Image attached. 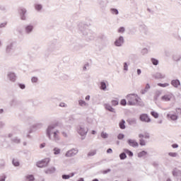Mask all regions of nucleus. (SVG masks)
<instances>
[{
  "label": "nucleus",
  "mask_w": 181,
  "mask_h": 181,
  "mask_svg": "<svg viewBox=\"0 0 181 181\" xmlns=\"http://www.w3.org/2000/svg\"><path fill=\"white\" fill-rule=\"evenodd\" d=\"M53 129H54V126H49L47 130V135L49 138V139L52 135H53V138L54 141H59L60 139V136H59V134L60 133L59 132L58 130L54 132Z\"/></svg>",
  "instance_id": "1"
},
{
  "label": "nucleus",
  "mask_w": 181,
  "mask_h": 181,
  "mask_svg": "<svg viewBox=\"0 0 181 181\" xmlns=\"http://www.w3.org/2000/svg\"><path fill=\"white\" fill-rule=\"evenodd\" d=\"M128 105H136L138 104V100L139 97L136 94H129L127 96Z\"/></svg>",
  "instance_id": "2"
},
{
  "label": "nucleus",
  "mask_w": 181,
  "mask_h": 181,
  "mask_svg": "<svg viewBox=\"0 0 181 181\" xmlns=\"http://www.w3.org/2000/svg\"><path fill=\"white\" fill-rule=\"evenodd\" d=\"M139 144L141 146H145L146 145V143L144 139H149L150 136L149 133L148 132H144L139 134Z\"/></svg>",
  "instance_id": "3"
},
{
  "label": "nucleus",
  "mask_w": 181,
  "mask_h": 181,
  "mask_svg": "<svg viewBox=\"0 0 181 181\" xmlns=\"http://www.w3.org/2000/svg\"><path fill=\"white\" fill-rule=\"evenodd\" d=\"M49 163H50V158H46L37 162V168H46L49 166Z\"/></svg>",
  "instance_id": "4"
},
{
  "label": "nucleus",
  "mask_w": 181,
  "mask_h": 181,
  "mask_svg": "<svg viewBox=\"0 0 181 181\" xmlns=\"http://www.w3.org/2000/svg\"><path fill=\"white\" fill-rule=\"evenodd\" d=\"M77 153H78V150L77 149H71L68 151L65 156H66V158H71L72 156H75V155H77Z\"/></svg>",
  "instance_id": "5"
},
{
  "label": "nucleus",
  "mask_w": 181,
  "mask_h": 181,
  "mask_svg": "<svg viewBox=\"0 0 181 181\" xmlns=\"http://www.w3.org/2000/svg\"><path fill=\"white\" fill-rule=\"evenodd\" d=\"M140 119L143 122H151V118H149V116L146 114H142L140 115Z\"/></svg>",
  "instance_id": "6"
},
{
  "label": "nucleus",
  "mask_w": 181,
  "mask_h": 181,
  "mask_svg": "<svg viewBox=\"0 0 181 181\" xmlns=\"http://www.w3.org/2000/svg\"><path fill=\"white\" fill-rule=\"evenodd\" d=\"M172 98H173V94L170 93L168 95H165L162 96L161 100L163 101H170V100H172Z\"/></svg>",
  "instance_id": "7"
},
{
  "label": "nucleus",
  "mask_w": 181,
  "mask_h": 181,
  "mask_svg": "<svg viewBox=\"0 0 181 181\" xmlns=\"http://www.w3.org/2000/svg\"><path fill=\"white\" fill-rule=\"evenodd\" d=\"M78 132L79 134H81V136H84V135H87V132H88V129L84 127H80Z\"/></svg>",
  "instance_id": "8"
},
{
  "label": "nucleus",
  "mask_w": 181,
  "mask_h": 181,
  "mask_svg": "<svg viewBox=\"0 0 181 181\" xmlns=\"http://www.w3.org/2000/svg\"><path fill=\"white\" fill-rule=\"evenodd\" d=\"M129 145L130 146H132L133 148H135L136 146H139V144H138V142H136L135 140L133 139H129L127 141Z\"/></svg>",
  "instance_id": "9"
},
{
  "label": "nucleus",
  "mask_w": 181,
  "mask_h": 181,
  "mask_svg": "<svg viewBox=\"0 0 181 181\" xmlns=\"http://www.w3.org/2000/svg\"><path fill=\"white\" fill-rule=\"evenodd\" d=\"M124 43V37H119L118 40H117L115 42L116 46H121Z\"/></svg>",
  "instance_id": "10"
},
{
  "label": "nucleus",
  "mask_w": 181,
  "mask_h": 181,
  "mask_svg": "<svg viewBox=\"0 0 181 181\" xmlns=\"http://www.w3.org/2000/svg\"><path fill=\"white\" fill-rule=\"evenodd\" d=\"M56 172V168L54 167H51L45 170V173L47 175H52V173H54Z\"/></svg>",
  "instance_id": "11"
},
{
  "label": "nucleus",
  "mask_w": 181,
  "mask_h": 181,
  "mask_svg": "<svg viewBox=\"0 0 181 181\" xmlns=\"http://www.w3.org/2000/svg\"><path fill=\"white\" fill-rule=\"evenodd\" d=\"M105 110H107V111H110V112H115V110L108 104H105Z\"/></svg>",
  "instance_id": "12"
},
{
  "label": "nucleus",
  "mask_w": 181,
  "mask_h": 181,
  "mask_svg": "<svg viewBox=\"0 0 181 181\" xmlns=\"http://www.w3.org/2000/svg\"><path fill=\"white\" fill-rule=\"evenodd\" d=\"M167 117L171 119L172 121H176V119H177V116L176 115L168 114Z\"/></svg>",
  "instance_id": "13"
},
{
  "label": "nucleus",
  "mask_w": 181,
  "mask_h": 181,
  "mask_svg": "<svg viewBox=\"0 0 181 181\" xmlns=\"http://www.w3.org/2000/svg\"><path fill=\"white\" fill-rule=\"evenodd\" d=\"M171 84L173 87H179V86H180V81H179V80H173L172 81Z\"/></svg>",
  "instance_id": "14"
},
{
  "label": "nucleus",
  "mask_w": 181,
  "mask_h": 181,
  "mask_svg": "<svg viewBox=\"0 0 181 181\" xmlns=\"http://www.w3.org/2000/svg\"><path fill=\"white\" fill-rule=\"evenodd\" d=\"M20 13L21 15V19L23 21H25V19H26V18L23 16L26 13V10L25 8H22L20 10Z\"/></svg>",
  "instance_id": "15"
},
{
  "label": "nucleus",
  "mask_w": 181,
  "mask_h": 181,
  "mask_svg": "<svg viewBox=\"0 0 181 181\" xmlns=\"http://www.w3.org/2000/svg\"><path fill=\"white\" fill-rule=\"evenodd\" d=\"M120 129H125V120L122 119L119 123Z\"/></svg>",
  "instance_id": "16"
},
{
  "label": "nucleus",
  "mask_w": 181,
  "mask_h": 181,
  "mask_svg": "<svg viewBox=\"0 0 181 181\" xmlns=\"http://www.w3.org/2000/svg\"><path fill=\"white\" fill-rule=\"evenodd\" d=\"M26 181H34L35 177L33 175L25 176Z\"/></svg>",
  "instance_id": "17"
},
{
  "label": "nucleus",
  "mask_w": 181,
  "mask_h": 181,
  "mask_svg": "<svg viewBox=\"0 0 181 181\" xmlns=\"http://www.w3.org/2000/svg\"><path fill=\"white\" fill-rule=\"evenodd\" d=\"M32 30H33V26L28 25L27 27H25V31L27 33H30Z\"/></svg>",
  "instance_id": "18"
},
{
  "label": "nucleus",
  "mask_w": 181,
  "mask_h": 181,
  "mask_svg": "<svg viewBox=\"0 0 181 181\" xmlns=\"http://www.w3.org/2000/svg\"><path fill=\"white\" fill-rule=\"evenodd\" d=\"M111 104L113 107H115V105H118L119 100L118 98H115L111 101Z\"/></svg>",
  "instance_id": "19"
},
{
  "label": "nucleus",
  "mask_w": 181,
  "mask_h": 181,
  "mask_svg": "<svg viewBox=\"0 0 181 181\" xmlns=\"http://www.w3.org/2000/svg\"><path fill=\"white\" fill-rule=\"evenodd\" d=\"M8 76L10 77V80L11 81H15L16 80V76H15V74L11 73L8 75Z\"/></svg>",
  "instance_id": "20"
},
{
  "label": "nucleus",
  "mask_w": 181,
  "mask_h": 181,
  "mask_svg": "<svg viewBox=\"0 0 181 181\" xmlns=\"http://www.w3.org/2000/svg\"><path fill=\"white\" fill-rule=\"evenodd\" d=\"M155 78H165V75H163L160 73H157L155 74Z\"/></svg>",
  "instance_id": "21"
},
{
  "label": "nucleus",
  "mask_w": 181,
  "mask_h": 181,
  "mask_svg": "<svg viewBox=\"0 0 181 181\" xmlns=\"http://www.w3.org/2000/svg\"><path fill=\"white\" fill-rule=\"evenodd\" d=\"M147 152L145 151H141L138 153V156L139 158H142V156H146V155H147Z\"/></svg>",
  "instance_id": "22"
},
{
  "label": "nucleus",
  "mask_w": 181,
  "mask_h": 181,
  "mask_svg": "<svg viewBox=\"0 0 181 181\" xmlns=\"http://www.w3.org/2000/svg\"><path fill=\"white\" fill-rule=\"evenodd\" d=\"M151 115H152V117H153L154 118H159V114H158V112H151Z\"/></svg>",
  "instance_id": "23"
},
{
  "label": "nucleus",
  "mask_w": 181,
  "mask_h": 181,
  "mask_svg": "<svg viewBox=\"0 0 181 181\" xmlns=\"http://www.w3.org/2000/svg\"><path fill=\"white\" fill-rule=\"evenodd\" d=\"M97 153L95 150L91 151L88 153V156H94Z\"/></svg>",
  "instance_id": "24"
},
{
  "label": "nucleus",
  "mask_w": 181,
  "mask_h": 181,
  "mask_svg": "<svg viewBox=\"0 0 181 181\" xmlns=\"http://www.w3.org/2000/svg\"><path fill=\"white\" fill-rule=\"evenodd\" d=\"M79 105H81V107H86L87 103L84 100H79Z\"/></svg>",
  "instance_id": "25"
},
{
  "label": "nucleus",
  "mask_w": 181,
  "mask_h": 181,
  "mask_svg": "<svg viewBox=\"0 0 181 181\" xmlns=\"http://www.w3.org/2000/svg\"><path fill=\"white\" fill-rule=\"evenodd\" d=\"M151 62L154 66H158L159 62L156 59H151Z\"/></svg>",
  "instance_id": "26"
},
{
  "label": "nucleus",
  "mask_w": 181,
  "mask_h": 181,
  "mask_svg": "<svg viewBox=\"0 0 181 181\" xmlns=\"http://www.w3.org/2000/svg\"><path fill=\"white\" fill-rule=\"evenodd\" d=\"M100 88L101 90H105L107 85L104 82L100 83Z\"/></svg>",
  "instance_id": "27"
},
{
  "label": "nucleus",
  "mask_w": 181,
  "mask_h": 181,
  "mask_svg": "<svg viewBox=\"0 0 181 181\" xmlns=\"http://www.w3.org/2000/svg\"><path fill=\"white\" fill-rule=\"evenodd\" d=\"M158 86L159 87L165 88V87H168L169 86V83H158Z\"/></svg>",
  "instance_id": "28"
},
{
  "label": "nucleus",
  "mask_w": 181,
  "mask_h": 181,
  "mask_svg": "<svg viewBox=\"0 0 181 181\" xmlns=\"http://www.w3.org/2000/svg\"><path fill=\"white\" fill-rule=\"evenodd\" d=\"M124 152L127 153L129 156H134V153L129 150H124Z\"/></svg>",
  "instance_id": "29"
},
{
  "label": "nucleus",
  "mask_w": 181,
  "mask_h": 181,
  "mask_svg": "<svg viewBox=\"0 0 181 181\" xmlns=\"http://www.w3.org/2000/svg\"><path fill=\"white\" fill-rule=\"evenodd\" d=\"M169 156H171L172 158H176L177 156V153H173L170 152L168 153Z\"/></svg>",
  "instance_id": "30"
},
{
  "label": "nucleus",
  "mask_w": 181,
  "mask_h": 181,
  "mask_svg": "<svg viewBox=\"0 0 181 181\" xmlns=\"http://www.w3.org/2000/svg\"><path fill=\"white\" fill-rule=\"evenodd\" d=\"M125 32V28L124 27H121L118 29L119 33H124Z\"/></svg>",
  "instance_id": "31"
},
{
  "label": "nucleus",
  "mask_w": 181,
  "mask_h": 181,
  "mask_svg": "<svg viewBox=\"0 0 181 181\" xmlns=\"http://www.w3.org/2000/svg\"><path fill=\"white\" fill-rule=\"evenodd\" d=\"M111 12H112V13H113V15H118V10H117L115 8H112Z\"/></svg>",
  "instance_id": "32"
},
{
  "label": "nucleus",
  "mask_w": 181,
  "mask_h": 181,
  "mask_svg": "<svg viewBox=\"0 0 181 181\" xmlns=\"http://www.w3.org/2000/svg\"><path fill=\"white\" fill-rule=\"evenodd\" d=\"M54 155H59V153H60V150L57 148H54Z\"/></svg>",
  "instance_id": "33"
},
{
  "label": "nucleus",
  "mask_w": 181,
  "mask_h": 181,
  "mask_svg": "<svg viewBox=\"0 0 181 181\" xmlns=\"http://www.w3.org/2000/svg\"><path fill=\"white\" fill-rule=\"evenodd\" d=\"M13 165H14V166H19V161H18V160H13Z\"/></svg>",
  "instance_id": "34"
},
{
  "label": "nucleus",
  "mask_w": 181,
  "mask_h": 181,
  "mask_svg": "<svg viewBox=\"0 0 181 181\" xmlns=\"http://www.w3.org/2000/svg\"><path fill=\"white\" fill-rule=\"evenodd\" d=\"M119 158L120 159H125V158H127V155L125 154V153H122L119 155Z\"/></svg>",
  "instance_id": "35"
},
{
  "label": "nucleus",
  "mask_w": 181,
  "mask_h": 181,
  "mask_svg": "<svg viewBox=\"0 0 181 181\" xmlns=\"http://www.w3.org/2000/svg\"><path fill=\"white\" fill-rule=\"evenodd\" d=\"M101 136H102V138L105 139V138L108 137V134H107V133H105V132H102L101 133Z\"/></svg>",
  "instance_id": "36"
},
{
  "label": "nucleus",
  "mask_w": 181,
  "mask_h": 181,
  "mask_svg": "<svg viewBox=\"0 0 181 181\" xmlns=\"http://www.w3.org/2000/svg\"><path fill=\"white\" fill-rule=\"evenodd\" d=\"M35 9L37 11H40V9H42V5H40V4L35 5Z\"/></svg>",
  "instance_id": "37"
},
{
  "label": "nucleus",
  "mask_w": 181,
  "mask_h": 181,
  "mask_svg": "<svg viewBox=\"0 0 181 181\" xmlns=\"http://www.w3.org/2000/svg\"><path fill=\"white\" fill-rule=\"evenodd\" d=\"M121 105H127V100L125 99H123L120 102Z\"/></svg>",
  "instance_id": "38"
},
{
  "label": "nucleus",
  "mask_w": 181,
  "mask_h": 181,
  "mask_svg": "<svg viewBox=\"0 0 181 181\" xmlns=\"http://www.w3.org/2000/svg\"><path fill=\"white\" fill-rule=\"evenodd\" d=\"M31 81L33 83H37V77H33L31 79Z\"/></svg>",
  "instance_id": "39"
},
{
  "label": "nucleus",
  "mask_w": 181,
  "mask_h": 181,
  "mask_svg": "<svg viewBox=\"0 0 181 181\" xmlns=\"http://www.w3.org/2000/svg\"><path fill=\"white\" fill-rule=\"evenodd\" d=\"M124 134H119L118 136H117V138L118 139H124Z\"/></svg>",
  "instance_id": "40"
},
{
  "label": "nucleus",
  "mask_w": 181,
  "mask_h": 181,
  "mask_svg": "<svg viewBox=\"0 0 181 181\" xmlns=\"http://www.w3.org/2000/svg\"><path fill=\"white\" fill-rule=\"evenodd\" d=\"M62 179H70V175H62Z\"/></svg>",
  "instance_id": "41"
},
{
  "label": "nucleus",
  "mask_w": 181,
  "mask_h": 181,
  "mask_svg": "<svg viewBox=\"0 0 181 181\" xmlns=\"http://www.w3.org/2000/svg\"><path fill=\"white\" fill-rule=\"evenodd\" d=\"M175 111H176L177 114L181 115V109L180 108H177Z\"/></svg>",
  "instance_id": "42"
},
{
  "label": "nucleus",
  "mask_w": 181,
  "mask_h": 181,
  "mask_svg": "<svg viewBox=\"0 0 181 181\" xmlns=\"http://www.w3.org/2000/svg\"><path fill=\"white\" fill-rule=\"evenodd\" d=\"M19 87L20 88H21L22 90L25 89V86L24 84L20 83L19 84Z\"/></svg>",
  "instance_id": "43"
},
{
  "label": "nucleus",
  "mask_w": 181,
  "mask_h": 181,
  "mask_svg": "<svg viewBox=\"0 0 181 181\" xmlns=\"http://www.w3.org/2000/svg\"><path fill=\"white\" fill-rule=\"evenodd\" d=\"M149 88H151V86H149V84L147 83L145 87L146 91H147V90H149Z\"/></svg>",
  "instance_id": "44"
},
{
  "label": "nucleus",
  "mask_w": 181,
  "mask_h": 181,
  "mask_svg": "<svg viewBox=\"0 0 181 181\" xmlns=\"http://www.w3.org/2000/svg\"><path fill=\"white\" fill-rule=\"evenodd\" d=\"M172 147L174 148H179V145H177L176 144H174L172 145Z\"/></svg>",
  "instance_id": "45"
},
{
  "label": "nucleus",
  "mask_w": 181,
  "mask_h": 181,
  "mask_svg": "<svg viewBox=\"0 0 181 181\" xmlns=\"http://www.w3.org/2000/svg\"><path fill=\"white\" fill-rule=\"evenodd\" d=\"M107 153H112V149H111V148L107 149Z\"/></svg>",
  "instance_id": "46"
},
{
  "label": "nucleus",
  "mask_w": 181,
  "mask_h": 181,
  "mask_svg": "<svg viewBox=\"0 0 181 181\" xmlns=\"http://www.w3.org/2000/svg\"><path fill=\"white\" fill-rule=\"evenodd\" d=\"M124 70H128V65L127 64V63H124Z\"/></svg>",
  "instance_id": "47"
},
{
  "label": "nucleus",
  "mask_w": 181,
  "mask_h": 181,
  "mask_svg": "<svg viewBox=\"0 0 181 181\" xmlns=\"http://www.w3.org/2000/svg\"><path fill=\"white\" fill-rule=\"evenodd\" d=\"M62 135H63V136H64V138L67 137V133H66L64 132H62Z\"/></svg>",
  "instance_id": "48"
},
{
  "label": "nucleus",
  "mask_w": 181,
  "mask_h": 181,
  "mask_svg": "<svg viewBox=\"0 0 181 181\" xmlns=\"http://www.w3.org/2000/svg\"><path fill=\"white\" fill-rule=\"evenodd\" d=\"M45 146H46V144L43 143L40 145V148H45Z\"/></svg>",
  "instance_id": "49"
},
{
  "label": "nucleus",
  "mask_w": 181,
  "mask_h": 181,
  "mask_svg": "<svg viewBox=\"0 0 181 181\" xmlns=\"http://www.w3.org/2000/svg\"><path fill=\"white\" fill-rule=\"evenodd\" d=\"M141 69H137V74L139 76V74H141Z\"/></svg>",
  "instance_id": "50"
},
{
  "label": "nucleus",
  "mask_w": 181,
  "mask_h": 181,
  "mask_svg": "<svg viewBox=\"0 0 181 181\" xmlns=\"http://www.w3.org/2000/svg\"><path fill=\"white\" fill-rule=\"evenodd\" d=\"M86 100L88 101V100H90V95H87V96L86 97Z\"/></svg>",
  "instance_id": "51"
},
{
  "label": "nucleus",
  "mask_w": 181,
  "mask_h": 181,
  "mask_svg": "<svg viewBox=\"0 0 181 181\" xmlns=\"http://www.w3.org/2000/svg\"><path fill=\"white\" fill-rule=\"evenodd\" d=\"M91 134H92V135H95L96 132L93 130V131L91 132Z\"/></svg>",
  "instance_id": "52"
},
{
  "label": "nucleus",
  "mask_w": 181,
  "mask_h": 181,
  "mask_svg": "<svg viewBox=\"0 0 181 181\" xmlns=\"http://www.w3.org/2000/svg\"><path fill=\"white\" fill-rule=\"evenodd\" d=\"M4 112V110L0 109V114H2Z\"/></svg>",
  "instance_id": "53"
},
{
  "label": "nucleus",
  "mask_w": 181,
  "mask_h": 181,
  "mask_svg": "<svg viewBox=\"0 0 181 181\" xmlns=\"http://www.w3.org/2000/svg\"><path fill=\"white\" fill-rule=\"evenodd\" d=\"M0 181H5V177L0 179Z\"/></svg>",
  "instance_id": "54"
},
{
  "label": "nucleus",
  "mask_w": 181,
  "mask_h": 181,
  "mask_svg": "<svg viewBox=\"0 0 181 181\" xmlns=\"http://www.w3.org/2000/svg\"><path fill=\"white\" fill-rule=\"evenodd\" d=\"M92 181H98V179H94Z\"/></svg>",
  "instance_id": "55"
},
{
  "label": "nucleus",
  "mask_w": 181,
  "mask_h": 181,
  "mask_svg": "<svg viewBox=\"0 0 181 181\" xmlns=\"http://www.w3.org/2000/svg\"><path fill=\"white\" fill-rule=\"evenodd\" d=\"M8 49H9V47H7V50H8Z\"/></svg>",
  "instance_id": "56"
}]
</instances>
